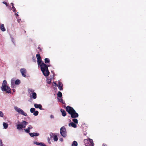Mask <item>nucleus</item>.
<instances>
[{
	"label": "nucleus",
	"mask_w": 146,
	"mask_h": 146,
	"mask_svg": "<svg viewBox=\"0 0 146 146\" xmlns=\"http://www.w3.org/2000/svg\"><path fill=\"white\" fill-rule=\"evenodd\" d=\"M59 102H62V103L63 104H64V103L63 102V100L62 99H61L60 100H59Z\"/></svg>",
	"instance_id": "473e14b6"
},
{
	"label": "nucleus",
	"mask_w": 146,
	"mask_h": 146,
	"mask_svg": "<svg viewBox=\"0 0 146 146\" xmlns=\"http://www.w3.org/2000/svg\"><path fill=\"white\" fill-rule=\"evenodd\" d=\"M15 109L19 113L21 114L22 115L26 116L27 114L24 111L21 109L17 107H15Z\"/></svg>",
	"instance_id": "423d86ee"
},
{
	"label": "nucleus",
	"mask_w": 146,
	"mask_h": 146,
	"mask_svg": "<svg viewBox=\"0 0 146 146\" xmlns=\"http://www.w3.org/2000/svg\"><path fill=\"white\" fill-rule=\"evenodd\" d=\"M11 4L12 5V8H15V7H14L13 3H11Z\"/></svg>",
	"instance_id": "72a5a7b5"
},
{
	"label": "nucleus",
	"mask_w": 146,
	"mask_h": 146,
	"mask_svg": "<svg viewBox=\"0 0 146 146\" xmlns=\"http://www.w3.org/2000/svg\"><path fill=\"white\" fill-rule=\"evenodd\" d=\"M35 110V109L34 108H31L30 109V111L31 113H33Z\"/></svg>",
	"instance_id": "c85d7f7f"
},
{
	"label": "nucleus",
	"mask_w": 146,
	"mask_h": 146,
	"mask_svg": "<svg viewBox=\"0 0 146 146\" xmlns=\"http://www.w3.org/2000/svg\"><path fill=\"white\" fill-rule=\"evenodd\" d=\"M60 140H61V141H63V139H60Z\"/></svg>",
	"instance_id": "79ce46f5"
},
{
	"label": "nucleus",
	"mask_w": 146,
	"mask_h": 146,
	"mask_svg": "<svg viewBox=\"0 0 146 146\" xmlns=\"http://www.w3.org/2000/svg\"><path fill=\"white\" fill-rule=\"evenodd\" d=\"M20 71L21 72V73L22 76L24 77H25L26 76V75L25 74L26 73V70L24 69H21L20 70Z\"/></svg>",
	"instance_id": "1a4fd4ad"
},
{
	"label": "nucleus",
	"mask_w": 146,
	"mask_h": 146,
	"mask_svg": "<svg viewBox=\"0 0 146 146\" xmlns=\"http://www.w3.org/2000/svg\"><path fill=\"white\" fill-rule=\"evenodd\" d=\"M21 19H18L17 20V21L18 22H19V23H20V21H21Z\"/></svg>",
	"instance_id": "ea45409f"
},
{
	"label": "nucleus",
	"mask_w": 146,
	"mask_h": 146,
	"mask_svg": "<svg viewBox=\"0 0 146 146\" xmlns=\"http://www.w3.org/2000/svg\"><path fill=\"white\" fill-rule=\"evenodd\" d=\"M66 110L71 115L72 118H75L78 117V114L76 112L75 110L71 107L67 106L66 108Z\"/></svg>",
	"instance_id": "f257e3e1"
},
{
	"label": "nucleus",
	"mask_w": 146,
	"mask_h": 146,
	"mask_svg": "<svg viewBox=\"0 0 146 146\" xmlns=\"http://www.w3.org/2000/svg\"><path fill=\"white\" fill-rule=\"evenodd\" d=\"M102 146H107V145L106 144L103 143L102 145Z\"/></svg>",
	"instance_id": "a19ab883"
},
{
	"label": "nucleus",
	"mask_w": 146,
	"mask_h": 146,
	"mask_svg": "<svg viewBox=\"0 0 146 146\" xmlns=\"http://www.w3.org/2000/svg\"><path fill=\"white\" fill-rule=\"evenodd\" d=\"M48 142L50 144L51 143L50 141V139L49 137H48Z\"/></svg>",
	"instance_id": "c9c22d12"
},
{
	"label": "nucleus",
	"mask_w": 146,
	"mask_h": 146,
	"mask_svg": "<svg viewBox=\"0 0 146 146\" xmlns=\"http://www.w3.org/2000/svg\"><path fill=\"white\" fill-rule=\"evenodd\" d=\"M50 118H54V116L53 115H51L50 116Z\"/></svg>",
	"instance_id": "4c0bfd02"
},
{
	"label": "nucleus",
	"mask_w": 146,
	"mask_h": 146,
	"mask_svg": "<svg viewBox=\"0 0 146 146\" xmlns=\"http://www.w3.org/2000/svg\"><path fill=\"white\" fill-rule=\"evenodd\" d=\"M40 48L39 47H38V48Z\"/></svg>",
	"instance_id": "a18cd8bd"
},
{
	"label": "nucleus",
	"mask_w": 146,
	"mask_h": 146,
	"mask_svg": "<svg viewBox=\"0 0 146 146\" xmlns=\"http://www.w3.org/2000/svg\"><path fill=\"white\" fill-rule=\"evenodd\" d=\"M3 125L4 128L5 129H6L8 127V125L7 123L3 122Z\"/></svg>",
	"instance_id": "aec40b11"
},
{
	"label": "nucleus",
	"mask_w": 146,
	"mask_h": 146,
	"mask_svg": "<svg viewBox=\"0 0 146 146\" xmlns=\"http://www.w3.org/2000/svg\"><path fill=\"white\" fill-rule=\"evenodd\" d=\"M3 3L5 4V5H6V6H8V4L7 3L5 2V1H3Z\"/></svg>",
	"instance_id": "2f4dec72"
},
{
	"label": "nucleus",
	"mask_w": 146,
	"mask_h": 146,
	"mask_svg": "<svg viewBox=\"0 0 146 146\" xmlns=\"http://www.w3.org/2000/svg\"><path fill=\"white\" fill-rule=\"evenodd\" d=\"M41 61L42 60L41 58L38 61V60H37V62L38 63V65H40V64L42 63Z\"/></svg>",
	"instance_id": "cd10ccee"
},
{
	"label": "nucleus",
	"mask_w": 146,
	"mask_h": 146,
	"mask_svg": "<svg viewBox=\"0 0 146 146\" xmlns=\"http://www.w3.org/2000/svg\"><path fill=\"white\" fill-rule=\"evenodd\" d=\"M50 135L51 138H53L54 141H57L58 140V138L57 135H54L53 133L50 134Z\"/></svg>",
	"instance_id": "6e6552de"
},
{
	"label": "nucleus",
	"mask_w": 146,
	"mask_h": 146,
	"mask_svg": "<svg viewBox=\"0 0 146 146\" xmlns=\"http://www.w3.org/2000/svg\"><path fill=\"white\" fill-rule=\"evenodd\" d=\"M4 115L3 113L1 111H0V116L1 117H3Z\"/></svg>",
	"instance_id": "c756f323"
},
{
	"label": "nucleus",
	"mask_w": 146,
	"mask_h": 146,
	"mask_svg": "<svg viewBox=\"0 0 146 146\" xmlns=\"http://www.w3.org/2000/svg\"><path fill=\"white\" fill-rule=\"evenodd\" d=\"M7 84L6 80H3L1 87V90L7 93H11V89L9 86H7Z\"/></svg>",
	"instance_id": "7ed1b4c3"
},
{
	"label": "nucleus",
	"mask_w": 146,
	"mask_h": 146,
	"mask_svg": "<svg viewBox=\"0 0 146 146\" xmlns=\"http://www.w3.org/2000/svg\"><path fill=\"white\" fill-rule=\"evenodd\" d=\"M84 142L86 146H94L93 140L90 138L84 139Z\"/></svg>",
	"instance_id": "20e7f679"
},
{
	"label": "nucleus",
	"mask_w": 146,
	"mask_h": 146,
	"mask_svg": "<svg viewBox=\"0 0 146 146\" xmlns=\"http://www.w3.org/2000/svg\"><path fill=\"white\" fill-rule=\"evenodd\" d=\"M0 146H3L2 141L1 139L0 140Z\"/></svg>",
	"instance_id": "7c9ffc66"
},
{
	"label": "nucleus",
	"mask_w": 146,
	"mask_h": 146,
	"mask_svg": "<svg viewBox=\"0 0 146 146\" xmlns=\"http://www.w3.org/2000/svg\"><path fill=\"white\" fill-rule=\"evenodd\" d=\"M78 143L76 141H73L72 143V146H77Z\"/></svg>",
	"instance_id": "412c9836"
},
{
	"label": "nucleus",
	"mask_w": 146,
	"mask_h": 146,
	"mask_svg": "<svg viewBox=\"0 0 146 146\" xmlns=\"http://www.w3.org/2000/svg\"><path fill=\"white\" fill-rule=\"evenodd\" d=\"M60 133L63 137H65L66 136V131L65 127L64 126L62 127L60 129Z\"/></svg>",
	"instance_id": "39448f33"
},
{
	"label": "nucleus",
	"mask_w": 146,
	"mask_h": 146,
	"mask_svg": "<svg viewBox=\"0 0 146 146\" xmlns=\"http://www.w3.org/2000/svg\"><path fill=\"white\" fill-rule=\"evenodd\" d=\"M17 16H18V15L17 14Z\"/></svg>",
	"instance_id": "49530a36"
},
{
	"label": "nucleus",
	"mask_w": 146,
	"mask_h": 146,
	"mask_svg": "<svg viewBox=\"0 0 146 146\" xmlns=\"http://www.w3.org/2000/svg\"><path fill=\"white\" fill-rule=\"evenodd\" d=\"M29 127L30 129H32L33 128V127L31 125H29Z\"/></svg>",
	"instance_id": "e433bc0d"
},
{
	"label": "nucleus",
	"mask_w": 146,
	"mask_h": 146,
	"mask_svg": "<svg viewBox=\"0 0 146 146\" xmlns=\"http://www.w3.org/2000/svg\"><path fill=\"white\" fill-rule=\"evenodd\" d=\"M28 123L25 121H23L22 122H21V124L22 125L23 128H25L26 125H27Z\"/></svg>",
	"instance_id": "4468645a"
},
{
	"label": "nucleus",
	"mask_w": 146,
	"mask_h": 146,
	"mask_svg": "<svg viewBox=\"0 0 146 146\" xmlns=\"http://www.w3.org/2000/svg\"><path fill=\"white\" fill-rule=\"evenodd\" d=\"M44 62L46 64H49L50 62V60L48 58H46L44 59Z\"/></svg>",
	"instance_id": "6ab92c4d"
},
{
	"label": "nucleus",
	"mask_w": 146,
	"mask_h": 146,
	"mask_svg": "<svg viewBox=\"0 0 146 146\" xmlns=\"http://www.w3.org/2000/svg\"><path fill=\"white\" fill-rule=\"evenodd\" d=\"M69 126H71L74 128H76L77 127L76 125L73 122H71L69 124Z\"/></svg>",
	"instance_id": "2eb2a0df"
},
{
	"label": "nucleus",
	"mask_w": 146,
	"mask_h": 146,
	"mask_svg": "<svg viewBox=\"0 0 146 146\" xmlns=\"http://www.w3.org/2000/svg\"><path fill=\"white\" fill-rule=\"evenodd\" d=\"M72 121L74 122V123H78V121L77 119H75V118L74 119H72Z\"/></svg>",
	"instance_id": "a878e982"
},
{
	"label": "nucleus",
	"mask_w": 146,
	"mask_h": 146,
	"mask_svg": "<svg viewBox=\"0 0 146 146\" xmlns=\"http://www.w3.org/2000/svg\"><path fill=\"white\" fill-rule=\"evenodd\" d=\"M45 146H46V145H45Z\"/></svg>",
	"instance_id": "09e8293b"
},
{
	"label": "nucleus",
	"mask_w": 146,
	"mask_h": 146,
	"mask_svg": "<svg viewBox=\"0 0 146 146\" xmlns=\"http://www.w3.org/2000/svg\"><path fill=\"white\" fill-rule=\"evenodd\" d=\"M28 92L30 94H32V98L34 99H35L36 98V93L34 92V90L32 89H29L28 90Z\"/></svg>",
	"instance_id": "0eeeda50"
},
{
	"label": "nucleus",
	"mask_w": 146,
	"mask_h": 146,
	"mask_svg": "<svg viewBox=\"0 0 146 146\" xmlns=\"http://www.w3.org/2000/svg\"><path fill=\"white\" fill-rule=\"evenodd\" d=\"M29 134L31 137H33L34 136H38L39 135V134L37 133H30Z\"/></svg>",
	"instance_id": "9d476101"
},
{
	"label": "nucleus",
	"mask_w": 146,
	"mask_h": 146,
	"mask_svg": "<svg viewBox=\"0 0 146 146\" xmlns=\"http://www.w3.org/2000/svg\"><path fill=\"white\" fill-rule=\"evenodd\" d=\"M20 83V81L18 79L15 82V84L18 85Z\"/></svg>",
	"instance_id": "393cba45"
},
{
	"label": "nucleus",
	"mask_w": 146,
	"mask_h": 146,
	"mask_svg": "<svg viewBox=\"0 0 146 146\" xmlns=\"http://www.w3.org/2000/svg\"><path fill=\"white\" fill-rule=\"evenodd\" d=\"M60 111L62 113V116L64 117L66 115V113L65 110L62 109H61Z\"/></svg>",
	"instance_id": "ddd939ff"
},
{
	"label": "nucleus",
	"mask_w": 146,
	"mask_h": 146,
	"mask_svg": "<svg viewBox=\"0 0 146 146\" xmlns=\"http://www.w3.org/2000/svg\"><path fill=\"white\" fill-rule=\"evenodd\" d=\"M11 82L12 83H13V80H11Z\"/></svg>",
	"instance_id": "c03bdc74"
},
{
	"label": "nucleus",
	"mask_w": 146,
	"mask_h": 146,
	"mask_svg": "<svg viewBox=\"0 0 146 146\" xmlns=\"http://www.w3.org/2000/svg\"><path fill=\"white\" fill-rule=\"evenodd\" d=\"M63 85L62 84L61 82H59L58 83V88L60 90H63Z\"/></svg>",
	"instance_id": "f8f14e48"
},
{
	"label": "nucleus",
	"mask_w": 146,
	"mask_h": 146,
	"mask_svg": "<svg viewBox=\"0 0 146 146\" xmlns=\"http://www.w3.org/2000/svg\"><path fill=\"white\" fill-rule=\"evenodd\" d=\"M34 106L36 108H38L41 110H42V106L41 104H34Z\"/></svg>",
	"instance_id": "9b49d317"
},
{
	"label": "nucleus",
	"mask_w": 146,
	"mask_h": 146,
	"mask_svg": "<svg viewBox=\"0 0 146 146\" xmlns=\"http://www.w3.org/2000/svg\"><path fill=\"white\" fill-rule=\"evenodd\" d=\"M51 82V80H48L47 81V83L50 84Z\"/></svg>",
	"instance_id": "f704fd0d"
},
{
	"label": "nucleus",
	"mask_w": 146,
	"mask_h": 146,
	"mask_svg": "<svg viewBox=\"0 0 146 146\" xmlns=\"http://www.w3.org/2000/svg\"><path fill=\"white\" fill-rule=\"evenodd\" d=\"M23 128L22 125L21 123L20 124H18L17 125V129H21Z\"/></svg>",
	"instance_id": "a211bd4d"
},
{
	"label": "nucleus",
	"mask_w": 146,
	"mask_h": 146,
	"mask_svg": "<svg viewBox=\"0 0 146 146\" xmlns=\"http://www.w3.org/2000/svg\"><path fill=\"white\" fill-rule=\"evenodd\" d=\"M57 95L58 97L61 98L62 96V94L59 91L58 92Z\"/></svg>",
	"instance_id": "5701e85b"
},
{
	"label": "nucleus",
	"mask_w": 146,
	"mask_h": 146,
	"mask_svg": "<svg viewBox=\"0 0 146 146\" xmlns=\"http://www.w3.org/2000/svg\"><path fill=\"white\" fill-rule=\"evenodd\" d=\"M36 57L37 58V60H38V61L39 60H40L41 58V57L39 54H37L36 55Z\"/></svg>",
	"instance_id": "b1692460"
},
{
	"label": "nucleus",
	"mask_w": 146,
	"mask_h": 146,
	"mask_svg": "<svg viewBox=\"0 0 146 146\" xmlns=\"http://www.w3.org/2000/svg\"><path fill=\"white\" fill-rule=\"evenodd\" d=\"M40 67L41 70L43 73V75L45 76H48L50 73L48 68V67H49V65L47 66L43 62H42L40 64Z\"/></svg>",
	"instance_id": "f03ea898"
},
{
	"label": "nucleus",
	"mask_w": 146,
	"mask_h": 146,
	"mask_svg": "<svg viewBox=\"0 0 146 146\" xmlns=\"http://www.w3.org/2000/svg\"><path fill=\"white\" fill-rule=\"evenodd\" d=\"M0 28L3 31H5V29L4 27V25L3 24H2L1 25H0Z\"/></svg>",
	"instance_id": "dca6fc26"
},
{
	"label": "nucleus",
	"mask_w": 146,
	"mask_h": 146,
	"mask_svg": "<svg viewBox=\"0 0 146 146\" xmlns=\"http://www.w3.org/2000/svg\"><path fill=\"white\" fill-rule=\"evenodd\" d=\"M34 143L35 144L37 145H41L42 146H45V145L44 143H38L37 142H34Z\"/></svg>",
	"instance_id": "f3484780"
},
{
	"label": "nucleus",
	"mask_w": 146,
	"mask_h": 146,
	"mask_svg": "<svg viewBox=\"0 0 146 146\" xmlns=\"http://www.w3.org/2000/svg\"><path fill=\"white\" fill-rule=\"evenodd\" d=\"M13 11L14 12H15L16 11V9L15 7V8H13Z\"/></svg>",
	"instance_id": "58836bf2"
},
{
	"label": "nucleus",
	"mask_w": 146,
	"mask_h": 146,
	"mask_svg": "<svg viewBox=\"0 0 146 146\" xmlns=\"http://www.w3.org/2000/svg\"><path fill=\"white\" fill-rule=\"evenodd\" d=\"M34 61H35V59Z\"/></svg>",
	"instance_id": "de8ad7c7"
},
{
	"label": "nucleus",
	"mask_w": 146,
	"mask_h": 146,
	"mask_svg": "<svg viewBox=\"0 0 146 146\" xmlns=\"http://www.w3.org/2000/svg\"><path fill=\"white\" fill-rule=\"evenodd\" d=\"M30 129L29 128V127H28L27 128V129H24V130H25V131L27 133H30Z\"/></svg>",
	"instance_id": "4be33fe9"
},
{
	"label": "nucleus",
	"mask_w": 146,
	"mask_h": 146,
	"mask_svg": "<svg viewBox=\"0 0 146 146\" xmlns=\"http://www.w3.org/2000/svg\"><path fill=\"white\" fill-rule=\"evenodd\" d=\"M54 84L55 85H56V83H55V82H54Z\"/></svg>",
	"instance_id": "37998d69"
},
{
	"label": "nucleus",
	"mask_w": 146,
	"mask_h": 146,
	"mask_svg": "<svg viewBox=\"0 0 146 146\" xmlns=\"http://www.w3.org/2000/svg\"><path fill=\"white\" fill-rule=\"evenodd\" d=\"M33 115L35 116H36L38 115V112L37 111H36L34 112Z\"/></svg>",
	"instance_id": "bb28decb"
}]
</instances>
